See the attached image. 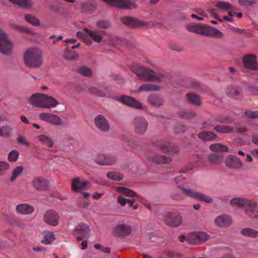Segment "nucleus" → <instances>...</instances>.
<instances>
[{"instance_id": "a19ab883", "label": "nucleus", "mask_w": 258, "mask_h": 258, "mask_svg": "<svg viewBox=\"0 0 258 258\" xmlns=\"http://www.w3.org/2000/svg\"><path fill=\"white\" fill-rule=\"evenodd\" d=\"M78 72L80 74L86 77H90L92 75V71L91 69L86 67H80L78 69Z\"/></svg>"}, {"instance_id": "a18cd8bd", "label": "nucleus", "mask_w": 258, "mask_h": 258, "mask_svg": "<svg viewBox=\"0 0 258 258\" xmlns=\"http://www.w3.org/2000/svg\"><path fill=\"white\" fill-rule=\"evenodd\" d=\"M23 169V167L21 166L16 167L13 171L12 175L11 177V181H14L16 177L22 173Z\"/></svg>"}, {"instance_id": "7c9ffc66", "label": "nucleus", "mask_w": 258, "mask_h": 258, "mask_svg": "<svg viewBox=\"0 0 258 258\" xmlns=\"http://www.w3.org/2000/svg\"><path fill=\"white\" fill-rule=\"evenodd\" d=\"M84 31L89 35L94 41L100 43L102 40V37L99 34L98 31H92L87 28H84Z\"/></svg>"}, {"instance_id": "dca6fc26", "label": "nucleus", "mask_w": 258, "mask_h": 258, "mask_svg": "<svg viewBox=\"0 0 258 258\" xmlns=\"http://www.w3.org/2000/svg\"><path fill=\"white\" fill-rule=\"evenodd\" d=\"M132 228L130 225L122 224L117 225L113 231V234L118 237H123L130 234Z\"/></svg>"}, {"instance_id": "f8f14e48", "label": "nucleus", "mask_w": 258, "mask_h": 258, "mask_svg": "<svg viewBox=\"0 0 258 258\" xmlns=\"http://www.w3.org/2000/svg\"><path fill=\"white\" fill-rule=\"evenodd\" d=\"M96 127L100 131L107 132L110 129V124L108 120L102 115H97L94 119Z\"/></svg>"}, {"instance_id": "4c0bfd02", "label": "nucleus", "mask_w": 258, "mask_h": 258, "mask_svg": "<svg viewBox=\"0 0 258 258\" xmlns=\"http://www.w3.org/2000/svg\"><path fill=\"white\" fill-rule=\"evenodd\" d=\"M195 196V199L206 203L210 204L213 202V200L211 198L201 192H196Z\"/></svg>"}, {"instance_id": "bf43d9fd", "label": "nucleus", "mask_w": 258, "mask_h": 258, "mask_svg": "<svg viewBox=\"0 0 258 258\" xmlns=\"http://www.w3.org/2000/svg\"><path fill=\"white\" fill-rule=\"evenodd\" d=\"M165 255L168 258H180L181 255L178 253H174L167 250L164 252Z\"/></svg>"}, {"instance_id": "5701e85b", "label": "nucleus", "mask_w": 258, "mask_h": 258, "mask_svg": "<svg viewBox=\"0 0 258 258\" xmlns=\"http://www.w3.org/2000/svg\"><path fill=\"white\" fill-rule=\"evenodd\" d=\"M185 97L189 103L196 106H200L202 105L201 99L199 95L190 92L187 93Z\"/></svg>"}, {"instance_id": "680f3d73", "label": "nucleus", "mask_w": 258, "mask_h": 258, "mask_svg": "<svg viewBox=\"0 0 258 258\" xmlns=\"http://www.w3.org/2000/svg\"><path fill=\"white\" fill-rule=\"evenodd\" d=\"M186 130V127L182 124L177 125L174 129V132L176 134H181L184 133Z\"/></svg>"}, {"instance_id": "c03bdc74", "label": "nucleus", "mask_w": 258, "mask_h": 258, "mask_svg": "<svg viewBox=\"0 0 258 258\" xmlns=\"http://www.w3.org/2000/svg\"><path fill=\"white\" fill-rule=\"evenodd\" d=\"M96 25V26L99 29H107L111 26L109 21L104 20L97 21Z\"/></svg>"}, {"instance_id": "58836bf2", "label": "nucleus", "mask_w": 258, "mask_h": 258, "mask_svg": "<svg viewBox=\"0 0 258 258\" xmlns=\"http://www.w3.org/2000/svg\"><path fill=\"white\" fill-rule=\"evenodd\" d=\"M118 190L123 194L125 196L130 197H138L137 194L133 190L125 187H119Z\"/></svg>"}, {"instance_id": "39448f33", "label": "nucleus", "mask_w": 258, "mask_h": 258, "mask_svg": "<svg viewBox=\"0 0 258 258\" xmlns=\"http://www.w3.org/2000/svg\"><path fill=\"white\" fill-rule=\"evenodd\" d=\"M13 44L5 32L0 29V52L3 54L11 53Z\"/></svg>"}, {"instance_id": "6ab92c4d", "label": "nucleus", "mask_w": 258, "mask_h": 258, "mask_svg": "<svg viewBox=\"0 0 258 258\" xmlns=\"http://www.w3.org/2000/svg\"><path fill=\"white\" fill-rule=\"evenodd\" d=\"M245 210L249 217L252 218H258V207L255 201L249 200Z\"/></svg>"}, {"instance_id": "f03ea898", "label": "nucleus", "mask_w": 258, "mask_h": 258, "mask_svg": "<svg viewBox=\"0 0 258 258\" xmlns=\"http://www.w3.org/2000/svg\"><path fill=\"white\" fill-rule=\"evenodd\" d=\"M187 29L189 32L210 37L221 39L224 37L222 32L217 29L203 24L188 25Z\"/></svg>"}, {"instance_id": "ddd939ff", "label": "nucleus", "mask_w": 258, "mask_h": 258, "mask_svg": "<svg viewBox=\"0 0 258 258\" xmlns=\"http://www.w3.org/2000/svg\"><path fill=\"white\" fill-rule=\"evenodd\" d=\"M76 230L78 234L76 236L78 241H82L89 236L90 229L86 224L82 223L78 224L76 227Z\"/></svg>"}, {"instance_id": "2eb2a0df", "label": "nucleus", "mask_w": 258, "mask_h": 258, "mask_svg": "<svg viewBox=\"0 0 258 258\" xmlns=\"http://www.w3.org/2000/svg\"><path fill=\"white\" fill-rule=\"evenodd\" d=\"M226 167L232 169H239L242 167L243 164L239 158L234 155H230L225 160Z\"/></svg>"}, {"instance_id": "69168bd1", "label": "nucleus", "mask_w": 258, "mask_h": 258, "mask_svg": "<svg viewBox=\"0 0 258 258\" xmlns=\"http://www.w3.org/2000/svg\"><path fill=\"white\" fill-rule=\"evenodd\" d=\"M89 92L93 95H95L98 96H101L102 95V93L100 90L98 89L97 88L92 87L89 89Z\"/></svg>"}, {"instance_id": "9b49d317", "label": "nucleus", "mask_w": 258, "mask_h": 258, "mask_svg": "<svg viewBox=\"0 0 258 258\" xmlns=\"http://www.w3.org/2000/svg\"><path fill=\"white\" fill-rule=\"evenodd\" d=\"M120 20L122 23L131 28L145 27L148 25V23L146 22L140 21L132 17H122Z\"/></svg>"}, {"instance_id": "0e129e2a", "label": "nucleus", "mask_w": 258, "mask_h": 258, "mask_svg": "<svg viewBox=\"0 0 258 258\" xmlns=\"http://www.w3.org/2000/svg\"><path fill=\"white\" fill-rule=\"evenodd\" d=\"M59 104V102L54 98L49 96V109L54 108Z\"/></svg>"}, {"instance_id": "4be33fe9", "label": "nucleus", "mask_w": 258, "mask_h": 258, "mask_svg": "<svg viewBox=\"0 0 258 258\" xmlns=\"http://www.w3.org/2000/svg\"><path fill=\"white\" fill-rule=\"evenodd\" d=\"M249 201V200L245 198H235L230 200V203L234 207L239 208L244 207L245 209Z\"/></svg>"}, {"instance_id": "b1692460", "label": "nucleus", "mask_w": 258, "mask_h": 258, "mask_svg": "<svg viewBox=\"0 0 258 258\" xmlns=\"http://www.w3.org/2000/svg\"><path fill=\"white\" fill-rule=\"evenodd\" d=\"M62 57L64 59L69 60H76L79 57V54L76 51L72 49L69 50V45L66 44V48L62 54Z\"/></svg>"}, {"instance_id": "37998d69", "label": "nucleus", "mask_w": 258, "mask_h": 258, "mask_svg": "<svg viewBox=\"0 0 258 258\" xmlns=\"http://www.w3.org/2000/svg\"><path fill=\"white\" fill-rule=\"evenodd\" d=\"M108 178L115 181H120L123 179V175L115 172H108L107 174Z\"/></svg>"}, {"instance_id": "7ed1b4c3", "label": "nucleus", "mask_w": 258, "mask_h": 258, "mask_svg": "<svg viewBox=\"0 0 258 258\" xmlns=\"http://www.w3.org/2000/svg\"><path fill=\"white\" fill-rule=\"evenodd\" d=\"M24 63L29 68H38L42 64L41 51L35 48L28 49L24 54Z\"/></svg>"}, {"instance_id": "774afa93", "label": "nucleus", "mask_w": 258, "mask_h": 258, "mask_svg": "<svg viewBox=\"0 0 258 258\" xmlns=\"http://www.w3.org/2000/svg\"><path fill=\"white\" fill-rule=\"evenodd\" d=\"M43 236V239L41 240V242L45 244H48V231H44L42 233Z\"/></svg>"}, {"instance_id": "c756f323", "label": "nucleus", "mask_w": 258, "mask_h": 258, "mask_svg": "<svg viewBox=\"0 0 258 258\" xmlns=\"http://www.w3.org/2000/svg\"><path fill=\"white\" fill-rule=\"evenodd\" d=\"M233 119L228 115L217 114L212 117L211 122H217L224 123H230Z\"/></svg>"}, {"instance_id": "1a4fd4ad", "label": "nucleus", "mask_w": 258, "mask_h": 258, "mask_svg": "<svg viewBox=\"0 0 258 258\" xmlns=\"http://www.w3.org/2000/svg\"><path fill=\"white\" fill-rule=\"evenodd\" d=\"M133 125L135 132L138 135H143L147 130L148 123L143 117L138 116L134 119Z\"/></svg>"}, {"instance_id": "603ef678", "label": "nucleus", "mask_w": 258, "mask_h": 258, "mask_svg": "<svg viewBox=\"0 0 258 258\" xmlns=\"http://www.w3.org/2000/svg\"><path fill=\"white\" fill-rule=\"evenodd\" d=\"M156 147L162 151H169V144L167 142H160L156 145Z\"/></svg>"}, {"instance_id": "c85d7f7f", "label": "nucleus", "mask_w": 258, "mask_h": 258, "mask_svg": "<svg viewBox=\"0 0 258 258\" xmlns=\"http://www.w3.org/2000/svg\"><path fill=\"white\" fill-rule=\"evenodd\" d=\"M147 100L148 102L152 106H161L163 105L162 99L157 94L150 95Z\"/></svg>"}, {"instance_id": "4d7b16f0", "label": "nucleus", "mask_w": 258, "mask_h": 258, "mask_svg": "<svg viewBox=\"0 0 258 258\" xmlns=\"http://www.w3.org/2000/svg\"><path fill=\"white\" fill-rule=\"evenodd\" d=\"M238 3L241 6L249 7L255 4L256 1L255 0H238Z\"/></svg>"}, {"instance_id": "f257e3e1", "label": "nucleus", "mask_w": 258, "mask_h": 258, "mask_svg": "<svg viewBox=\"0 0 258 258\" xmlns=\"http://www.w3.org/2000/svg\"><path fill=\"white\" fill-rule=\"evenodd\" d=\"M132 71L143 81H154L161 82L165 77L166 73H159L141 66H136L132 67Z\"/></svg>"}, {"instance_id": "bb28decb", "label": "nucleus", "mask_w": 258, "mask_h": 258, "mask_svg": "<svg viewBox=\"0 0 258 258\" xmlns=\"http://www.w3.org/2000/svg\"><path fill=\"white\" fill-rule=\"evenodd\" d=\"M149 160L155 164H167L171 161L170 157L163 155L156 156L155 157H149Z\"/></svg>"}, {"instance_id": "864d4df0", "label": "nucleus", "mask_w": 258, "mask_h": 258, "mask_svg": "<svg viewBox=\"0 0 258 258\" xmlns=\"http://www.w3.org/2000/svg\"><path fill=\"white\" fill-rule=\"evenodd\" d=\"M132 98V97L128 96H121L118 97L117 100L120 102L129 105Z\"/></svg>"}, {"instance_id": "412c9836", "label": "nucleus", "mask_w": 258, "mask_h": 258, "mask_svg": "<svg viewBox=\"0 0 258 258\" xmlns=\"http://www.w3.org/2000/svg\"><path fill=\"white\" fill-rule=\"evenodd\" d=\"M16 212L21 215H29L34 211L33 206L28 204H21L16 206Z\"/></svg>"}, {"instance_id": "f3484780", "label": "nucleus", "mask_w": 258, "mask_h": 258, "mask_svg": "<svg viewBox=\"0 0 258 258\" xmlns=\"http://www.w3.org/2000/svg\"><path fill=\"white\" fill-rule=\"evenodd\" d=\"M32 184L37 190H47L48 189L47 180L42 176L35 177L32 181Z\"/></svg>"}, {"instance_id": "5fc2aeb1", "label": "nucleus", "mask_w": 258, "mask_h": 258, "mask_svg": "<svg viewBox=\"0 0 258 258\" xmlns=\"http://www.w3.org/2000/svg\"><path fill=\"white\" fill-rule=\"evenodd\" d=\"M178 187L180 188L182 191V192L187 196L191 197L193 199L195 198V195H196V192L193 191L192 190L190 189H187L180 186H178Z\"/></svg>"}, {"instance_id": "2f4dec72", "label": "nucleus", "mask_w": 258, "mask_h": 258, "mask_svg": "<svg viewBox=\"0 0 258 258\" xmlns=\"http://www.w3.org/2000/svg\"><path fill=\"white\" fill-rule=\"evenodd\" d=\"M209 162L214 164H219L221 163L223 160V155L216 153L211 154L209 156Z\"/></svg>"}, {"instance_id": "423d86ee", "label": "nucleus", "mask_w": 258, "mask_h": 258, "mask_svg": "<svg viewBox=\"0 0 258 258\" xmlns=\"http://www.w3.org/2000/svg\"><path fill=\"white\" fill-rule=\"evenodd\" d=\"M209 235L204 232H192L190 233L186 240L190 245H197L206 241Z\"/></svg>"}, {"instance_id": "de8ad7c7", "label": "nucleus", "mask_w": 258, "mask_h": 258, "mask_svg": "<svg viewBox=\"0 0 258 258\" xmlns=\"http://www.w3.org/2000/svg\"><path fill=\"white\" fill-rule=\"evenodd\" d=\"M15 27L16 28L21 32H24L31 35H34L36 34L35 32L26 27L16 25Z\"/></svg>"}, {"instance_id": "6e6552de", "label": "nucleus", "mask_w": 258, "mask_h": 258, "mask_svg": "<svg viewBox=\"0 0 258 258\" xmlns=\"http://www.w3.org/2000/svg\"><path fill=\"white\" fill-rule=\"evenodd\" d=\"M111 4L112 6L124 10H132L136 9L137 5L134 2L130 0H103Z\"/></svg>"}, {"instance_id": "052dcab7", "label": "nucleus", "mask_w": 258, "mask_h": 258, "mask_svg": "<svg viewBox=\"0 0 258 258\" xmlns=\"http://www.w3.org/2000/svg\"><path fill=\"white\" fill-rule=\"evenodd\" d=\"M37 140L39 142L46 144L48 145V137L44 135H40L37 136Z\"/></svg>"}, {"instance_id": "20e7f679", "label": "nucleus", "mask_w": 258, "mask_h": 258, "mask_svg": "<svg viewBox=\"0 0 258 258\" xmlns=\"http://www.w3.org/2000/svg\"><path fill=\"white\" fill-rule=\"evenodd\" d=\"M28 102L36 107L48 108V95L42 93H34L29 98Z\"/></svg>"}, {"instance_id": "4468645a", "label": "nucleus", "mask_w": 258, "mask_h": 258, "mask_svg": "<svg viewBox=\"0 0 258 258\" xmlns=\"http://www.w3.org/2000/svg\"><path fill=\"white\" fill-rule=\"evenodd\" d=\"M164 220L168 226L176 227L181 224L182 218L181 216L176 214H168L165 216Z\"/></svg>"}, {"instance_id": "3c124183", "label": "nucleus", "mask_w": 258, "mask_h": 258, "mask_svg": "<svg viewBox=\"0 0 258 258\" xmlns=\"http://www.w3.org/2000/svg\"><path fill=\"white\" fill-rule=\"evenodd\" d=\"M19 153L16 150H13L11 151L8 156V159L11 162L16 161L19 157Z\"/></svg>"}, {"instance_id": "ea45409f", "label": "nucleus", "mask_w": 258, "mask_h": 258, "mask_svg": "<svg viewBox=\"0 0 258 258\" xmlns=\"http://www.w3.org/2000/svg\"><path fill=\"white\" fill-rule=\"evenodd\" d=\"M49 123L54 125H60L62 124L63 121L59 116L49 113Z\"/></svg>"}, {"instance_id": "6e6d98bb", "label": "nucleus", "mask_w": 258, "mask_h": 258, "mask_svg": "<svg viewBox=\"0 0 258 258\" xmlns=\"http://www.w3.org/2000/svg\"><path fill=\"white\" fill-rule=\"evenodd\" d=\"M129 106L137 109L143 108V106L141 103L134 98H132Z\"/></svg>"}, {"instance_id": "c9c22d12", "label": "nucleus", "mask_w": 258, "mask_h": 258, "mask_svg": "<svg viewBox=\"0 0 258 258\" xmlns=\"http://www.w3.org/2000/svg\"><path fill=\"white\" fill-rule=\"evenodd\" d=\"M24 19L28 23L33 26H38L40 25V22L38 19L32 15L26 14L24 16Z\"/></svg>"}, {"instance_id": "e433bc0d", "label": "nucleus", "mask_w": 258, "mask_h": 258, "mask_svg": "<svg viewBox=\"0 0 258 258\" xmlns=\"http://www.w3.org/2000/svg\"><path fill=\"white\" fill-rule=\"evenodd\" d=\"M214 130L216 132L222 134H229L233 132V128L227 125H217L214 127Z\"/></svg>"}, {"instance_id": "0eeeda50", "label": "nucleus", "mask_w": 258, "mask_h": 258, "mask_svg": "<svg viewBox=\"0 0 258 258\" xmlns=\"http://www.w3.org/2000/svg\"><path fill=\"white\" fill-rule=\"evenodd\" d=\"M89 182L82 180L80 177H76L72 180L71 189L74 192H81L91 187Z\"/></svg>"}, {"instance_id": "338daca9", "label": "nucleus", "mask_w": 258, "mask_h": 258, "mask_svg": "<svg viewBox=\"0 0 258 258\" xmlns=\"http://www.w3.org/2000/svg\"><path fill=\"white\" fill-rule=\"evenodd\" d=\"M4 219L13 224V222L18 223V220L15 219L12 215L7 214H4Z\"/></svg>"}, {"instance_id": "79ce46f5", "label": "nucleus", "mask_w": 258, "mask_h": 258, "mask_svg": "<svg viewBox=\"0 0 258 258\" xmlns=\"http://www.w3.org/2000/svg\"><path fill=\"white\" fill-rule=\"evenodd\" d=\"M179 114L180 116L183 119H191L194 118L196 116V112L194 111H182Z\"/></svg>"}, {"instance_id": "393cba45", "label": "nucleus", "mask_w": 258, "mask_h": 258, "mask_svg": "<svg viewBox=\"0 0 258 258\" xmlns=\"http://www.w3.org/2000/svg\"><path fill=\"white\" fill-rule=\"evenodd\" d=\"M198 136L200 139L204 141H213L217 138V135L210 131L201 132L198 134Z\"/></svg>"}, {"instance_id": "09e8293b", "label": "nucleus", "mask_w": 258, "mask_h": 258, "mask_svg": "<svg viewBox=\"0 0 258 258\" xmlns=\"http://www.w3.org/2000/svg\"><path fill=\"white\" fill-rule=\"evenodd\" d=\"M216 6L223 10H229L232 9V7L229 5V3L223 2H217Z\"/></svg>"}, {"instance_id": "e2e57ef3", "label": "nucleus", "mask_w": 258, "mask_h": 258, "mask_svg": "<svg viewBox=\"0 0 258 258\" xmlns=\"http://www.w3.org/2000/svg\"><path fill=\"white\" fill-rule=\"evenodd\" d=\"M93 9V6L92 4L88 3H83L81 6V10L83 12H88Z\"/></svg>"}, {"instance_id": "473e14b6", "label": "nucleus", "mask_w": 258, "mask_h": 258, "mask_svg": "<svg viewBox=\"0 0 258 258\" xmlns=\"http://www.w3.org/2000/svg\"><path fill=\"white\" fill-rule=\"evenodd\" d=\"M240 233L244 236L255 238L258 236V231L250 228H245L241 230Z\"/></svg>"}, {"instance_id": "13d9d810", "label": "nucleus", "mask_w": 258, "mask_h": 258, "mask_svg": "<svg viewBox=\"0 0 258 258\" xmlns=\"http://www.w3.org/2000/svg\"><path fill=\"white\" fill-rule=\"evenodd\" d=\"M12 129L8 125L3 126L2 137H9L11 135Z\"/></svg>"}, {"instance_id": "a878e982", "label": "nucleus", "mask_w": 258, "mask_h": 258, "mask_svg": "<svg viewBox=\"0 0 258 258\" xmlns=\"http://www.w3.org/2000/svg\"><path fill=\"white\" fill-rule=\"evenodd\" d=\"M241 90L237 87H229L226 90L227 94L231 98L238 99L240 97Z\"/></svg>"}, {"instance_id": "49530a36", "label": "nucleus", "mask_w": 258, "mask_h": 258, "mask_svg": "<svg viewBox=\"0 0 258 258\" xmlns=\"http://www.w3.org/2000/svg\"><path fill=\"white\" fill-rule=\"evenodd\" d=\"M9 164L5 161H0V176L5 175L8 169Z\"/></svg>"}, {"instance_id": "aec40b11", "label": "nucleus", "mask_w": 258, "mask_h": 258, "mask_svg": "<svg viewBox=\"0 0 258 258\" xmlns=\"http://www.w3.org/2000/svg\"><path fill=\"white\" fill-rule=\"evenodd\" d=\"M216 225L219 227H227L232 224V219L227 215H222L217 217L215 219Z\"/></svg>"}, {"instance_id": "f704fd0d", "label": "nucleus", "mask_w": 258, "mask_h": 258, "mask_svg": "<svg viewBox=\"0 0 258 258\" xmlns=\"http://www.w3.org/2000/svg\"><path fill=\"white\" fill-rule=\"evenodd\" d=\"M210 149L212 151L216 152H228L229 150V149L227 146L220 143L212 144L210 146Z\"/></svg>"}, {"instance_id": "72a5a7b5", "label": "nucleus", "mask_w": 258, "mask_h": 258, "mask_svg": "<svg viewBox=\"0 0 258 258\" xmlns=\"http://www.w3.org/2000/svg\"><path fill=\"white\" fill-rule=\"evenodd\" d=\"M59 216L58 214L53 210L49 211V225L55 226L59 223Z\"/></svg>"}, {"instance_id": "8fccbe9b", "label": "nucleus", "mask_w": 258, "mask_h": 258, "mask_svg": "<svg viewBox=\"0 0 258 258\" xmlns=\"http://www.w3.org/2000/svg\"><path fill=\"white\" fill-rule=\"evenodd\" d=\"M244 115L248 118H258V110H246L244 113Z\"/></svg>"}, {"instance_id": "cd10ccee", "label": "nucleus", "mask_w": 258, "mask_h": 258, "mask_svg": "<svg viewBox=\"0 0 258 258\" xmlns=\"http://www.w3.org/2000/svg\"><path fill=\"white\" fill-rule=\"evenodd\" d=\"M160 89V87L152 84H144L141 86L139 89L133 92L134 93H139L142 91H157Z\"/></svg>"}, {"instance_id": "9d476101", "label": "nucleus", "mask_w": 258, "mask_h": 258, "mask_svg": "<svg viewBox=\"0 0 258 258\" xmlns=\"http://www.w3.org/2000/svg\"><path fill=\"white\" fill-rule=\"evenodd\" d=\"M243 66L250 70H258V62L256 61V56L253 54H247L243 56L242 58Z\"/></svg>"}, {"instance_id": "a211bd4d", "label": "nucleus", "mask_w": 258, "mask_h": 258, "mask_svg": "<svg viewBox=\"0 0 258 258\" xmlns=\"http://www.w3.org/2000/svg\"><path fill=\"white\" fill-rule=\"evenodd\" d=\"M96 162L100 165H111L116 161V158L107 154H99L95 160Z\"/></svg>"}]
</instances>
